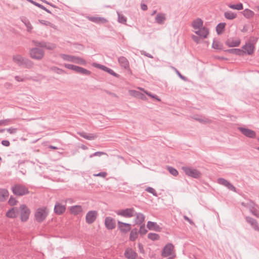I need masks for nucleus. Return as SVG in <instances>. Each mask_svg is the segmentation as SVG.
Here are the masks:
<instances>
[{"label": "nucleus", "instance_id": "1", "mask_svg": "<svg viewBox=\"0 0 259 259\" xmlns=\"http://www.w3.org/2000/svg\"><path fill=\"white\" fill-rule=\"evenodd\" d=\"M49 211L47 207H41L38 208L35 212L34 217L36 222L41 223L47 218Z\"/></svg>", "mask_w": 259, "mask_h": 259}, {"label": "nucleus", "instance_id": "2", "mask_svg": "<svg viewBox=\"0 0 259 259\" xmlns=\"http://www.w3.org/2000/svg\"><path fill=\"white\" fill-rule=\"evenodd\" d=\"M29 54L32 59L40 60L44 57L45 51L41 49L35 47L29 50Z\"/></svg>", "mask_w": 259, "mask_h": 259}, {"label": "nucleus", "instance_id": "3", "mask_svg": "<svg viewBox=\"0 0 259 259\" xmlns=\"http://www.w3.org/2000/svg\"><path fill=\"white\" fill-rule=\"evenodd\" d=\"M174 246L171 243H168L163 247L161 255L163 257H168L169 259L176 257V254L173 252Z\"/></svg>", "mask_w": 259, "mask_h": 259}, {"label": "nucleus", "instance_id": "4", "mask_svg": "<svg viewBox=\"0 0 259 259\" xmlns=\"http://www.w3.org/2000/svg\"><path fill=\"white\" fill-rule=\"evenodd\" d=\"M182 169L184 171L185 174L189 177L198 179L201 176L200 172L195 168L188 166H183Z\"/></svg>", "mask_w": 259, "mask_h": 259}, {"label": "nucleus", "instance_id": "5", "mask_svg": "<svg viewBox=\"0 0 259 259\" xmlns=\"http://www.w3.org/2000/svg\"><path fill=\"white\" fill-rule=\"evenodd\" d=\"M13 193L18 196H23L29 193L28 189L24 186L17 184L12 188Z\"/></svg>", "mask_w": 259, "mask_h": 259}, {"label": "nucleus", "instance_id": "6", "mask_svg": "<svg viewBox=\"0 0 259 259\" xmlns=\"http://www.w3.org/2000/svg\"><path fill=\"white\" fill-rule=\"evenodd\" d=\"M115 212L118 215L129 218L135 216L136 211L134 208H127L124 209L116 210Z\"/></svg>", "mask_w": 259, "mask_h": 259}, {"label": "nucleus", "instance_id": "7", "mask_svg": "<svg viewBox=\"0 0 259 259\" xmlns=\"http://www.w3.org/2000/svg\"><path fill=\"white\" fill-rule=\"evenodd\" d=\"M32 42L36 47H40L46 48L49 50H53L56 48V45L53 44H50L47 42L45 41H38L35 40H32Z\"/></svg>", "mask_w": 259, "mask_h": 259}, {"label": "nucleus", "instance_id": "8", "mask_svg": "<svg viewBox=\"0 0 259 259\" xmlns=\"http://www.w3.org/2000/svg\"><path fill=\"white\" fill-rule=\"evenodd\" d=\"M21 211V220L22 222H26L29 218L30 210L26 205L22 204L20 206Z\"/></svg>", "mask_w": 259, "mask_h": 259}, {"label": "nucleus", "instance_id": "9", "mask_svg": "<svg viewBox=\"0 0 259 259\" xmlns=\"http://www.w3.org/2000/svg\"><path fill=\"white\" fill-rule=\"evenodd\" d=\"M238 130L246 137L252 139L256 137V133L252 130L243 127H238Z\"/></svg>", "mask_w": 259, "mask_h": 259}, {"label": "nucleus", "instance_id": "10", "mask_svg": "<svg viewBox=\"0 0 259 259\" xmlns=\"http://www.w3.org/2000/svg\"><path fill=\"white\" fill-rule=\"evenodd\" d=\"M98 212L95 210L89 211L86 214V222L89 224L94 223L97 219Z\"/></svg>", "mask_w": 259, "mask_h": 259}, {"label": "nucleus", "instance_id": "11", "mask_svg": "<svg viewBox=\"0 0 259 259\" xmlns=\"http://www.w3.org/2000/svg\"><path fill=\"white\" fill-rule=\"evenodd\" d=\"M118 228L119 231L123 233H126L131 230V225L128 223L117 221Z\"/></svg>", "mask_w": 259, "mask_h": 259}, {"label": "nucleus", "instance_id": "12", "mask_svg": "<svg viewBox=\"0 0 259 259\" xmlns=\"http://www.w3.org/2000/svg\"><path fill=\"white\" fill-rule=\"evenodd\" d=\"M218 183L220 185L225 186L231 191L236 192V188L229 181L224 178H219L218 179Z\"/></svg>", "mask_w": 259, "mask_h": 259}, {"label": "nucleus", "instance_id": "13", "mask_svg": "<svg viewBox=\"0 0 259 259\" xmlns=\"http://www.w3.org/2000/svg\"><path fill=\"white\" fill-rule=\"evenodd\" d=\"M105 225L107 229L112 230L116 227L115 220L111 217H106L105 219Z\"/></svg>", "mask_w": 259, "mask_h": 259}, {"label": "nucleus", "instance_id": "14", "mask_svg": "<svg viewBox=\"0 0 259 259\" xmlns=\"http://www.w3.org/2000/svg\"><path fill=\"white\" fill-rule=\"evenodd\" d=\"M124 254L127 259H136L138 257V254L131 248L126 249Z\"/></svg>", "mask_w": 259, "mask_h": 259}, {"label": "nucleus", "instance_id": "15", "mask_svg": "<svg viewBox=\"0 0 259 259\" xmlns=\"http://www.w3.org/2000/svg\"><path fill=\"white\" fill-rule=\"evenodd\" d=\"M72 70L74 71L77 73L87 76H89L91 74V72L90 71L76 65H74Z\"/></svg>", "mask_w": 259, "mask_h": 259}, {"label": "nucleus", "instance_id": "16", "mask_svg": "<svg viewBox=\"0 0 259 259\" xmlns=\"http://www.w3.org/2000/svg\"><path fill=\"white\" fill-rule=\"evenodd\" d=\"M242 50L245 51V54L247 53L248 55H251L254 52V45L251 43L246 44L242 47Z\"/></svg>", "mask_w": 259, "mask_h": 259}, {"label": "nucleus", "instance_id": "17", "mask_svg": "<svg viewBox=\"0 0 259 259\" xmlns=\"http://www.w3.org/2000/svg\"><path fill=\"white\" fill-rule=\"evenodd\" d=\"M166 14L162 13H158L155 17V22L159 24L162 25L164 23L166 20Z\"/></svg>", "mask_w": 259, "mask_h": 259}, {"label": "nucleus", "instance_id": "18", "mask_svg": "<svg viewBox=\"0 0 259 259\" xmlns=\"http://www.w3.org/2000/svg\"><path fill=\"white\" fill-rule=\"evenodd\" d=\"M240 44V40L239 39H234L230 38L228 39L226 41V44L229 47H235L239 46Z\"/></svg>", "mask_w": 259, "mask_h": 259}, {"label": "nucleus", "instance_id": "19", "mask_svg": "<svg viewBox=\"0 0 259 259\" xmlns=\"http://www.w3.org/2000/svg\"><path fill=\"white\" fill-rule=\"evenodd\" d=\"M195 33L201 37L205 38L207 37V35L209 33L208 29L205 27H203L199 29L198 30L195 31Z\"/></svg>", "mask_w": 259, "mask_h": 259}, {"label": "nucleus", "instance_id": "20", "mask_svg": "<svg viewBox=\"0 0 259 259\" xmlns=\"http://www.w3.org/2000/svg\"><path fill=\"white\" fill-rule=\"evenodd\" d=\"M245 220L255 231L259 230V227L258 226L257 222L255 219L250 217H246L245 218Z\"/></svg>", "mask_w": 259, "mask_h": 259}, {"label": "nucleus", "instance_id": "21", "mask_svg": "<svg viewBox=\"0 0 259 259\" xmlns=\"http://www.w3.org/2000/svg\"><path fill=\"white\" fill-rule=\"evenodd\" d=\"M135 216H136V219L135 220V224L138 225H141L143 224V223L145 220V215L140 212H136L135 213Z\"/></svg>", "mask_w": 259, "mask_h": 259}, {"label": "nucleus", "instance_id": "22", "mask_svg": "<svg viewBox=\"0 0 259 259\" xmlns=\"http://www.w3.org/2000/svg\"><path fill=\"white\" fill-rule=\"evenodd\" d=\"M25 59V57H23L19 54H16L13 56V62L20 66L23 65V63Z\"/></svg>", "mask_w": 259, "mask_h": 259}, {"label": "nucleus", "instance_id": "23", "mask_svg": "<svg viewBox=\"0 0 259 259\" xmlns=\"http://www.w3.org/2000/svg\"><path fill=\"white\" fill-rule=\"evenodd\" d=\"M88 19L97 24H104L107 22V19L101 17H88Z\"/></svg>", "mask_w": 259, "mask_h": 259}, {"label": "nucleus", "instance_id": "24", "mask_svg": "<svg viewBox=\"0 0 259 259\" xmlns=\"http://www.w3.org/2000/svg\"><path fill=\"white\" fill-rule=\"evenodd\" d=\"M130 94L131 96L142 99L143 100H147V98L145 95L139 91L136 90H130Z\"/></svg>", "mask_w": 259, "mask_h": 259}, {"label": "nucleus", "instance_id": "25", "mask_svg": "<svg viewBox=\"0 0 259 259\" xmlns=\"http://www.w3.org/2000/svg\"><path fill=\"white\" fill-rule=\"evenodd\" d=\"M18 214V209L17 207H13L9 209L6 213V215L9 218H15Z\"/></svg>", "mask_w": 259, "mask_h": 259}, {"label": "nucleus", "instance_id": "26", "mask_svg": "<svg viewBox=\"0 0 259 259\" xmlns=\"http://www.w3.org/2000/svg\"><path fill=\"white\" fill-rule=\"evenodd\" d=\"M118 61L122 67H123L124 69L129 68V62L125 57L121 56L118 58Z\"/></svg>", "mask_w": 259, "mask_h": 259}, {"label": "nucleus", "instance_id": "27", "mask_svg": "<svg viewBox=\"0 0 259 259\" xmlns=\"http://www.w3.org/2000/svg\"><path fill=\"white\" fill-rule=\"evenodd\" d=\"M78 134L81 137L89 140H95L97 137V135L95 134H87L84 132H79Z\"/></svg>", "mask_w": 259, "mask_h": 259}, {"label": "nucleus", "instance_id": "28", "mask_svg": "<svg viewBox=\"0 0 259 259\" xmlns=\"http://www.w3.org/2000/svg\"><path fill=\"white\" fill-rule=\"evenodd\" d=\"M65 206L60 203H57L54 207L55 212L57 214H61L65 210Z\"/></svg>", "mask_w": 259, "mask_h": 259}, {"label": "nucleus", "instance_id": "29", "mask_svg": "<svg viewBox=\"0 0 259 259\" xmlns=\"http://www.w3.org/2000/svg\"><path fill=\"white\" fill-rule=\"evenodd\" d=\"M139 234L137 228L133 229L130 232L129 239L131 241H135L138 238Z\"/></svg>", "mask_w": 259, "mask_h": 259}, {"label": "nucleus", "instance_id": "30", "mask_svg": "<svg viewBox=\"0 0 259 259\" xmlns=\"http://www.w3.org/2000/svg\"><path fill=\"white\" fill-rule=\"evenodd\" d=\"M192 26L195 29H199L203 27V21L201 19L197 18L193 21Z\"/></svg>", "mask_w": 259, "mask_h": 259}, {"label": "nucleus", "instance_id": "31", "mask_svg": "<svg viewBox=\"0 0 259 259\" xmlns=\"http://www.w3.org/2000/svg\"><path fill=\"white\" fill-rule=\"evenodd\" d=\"M226 51L230 54H235L239 56H243L245 54V51L239 49H231L227 50Z\"/></svg>", "mask_w": 259, "mask_h": 259}, {"label": "nucleus", "instance_id": "32", "mask_svg": "<svg viewBox=\"0 0 259 259\" xmlns=\"http://www.w3.org/2000/svg\"><path fill=\"white\" fill-rule=\"evenodd\" d=\"M82 207L79 205H75L70 207V211L72 214L74 215L78 214L82 211Z\"/></svg>", "mask_w": 259, "mask_h": 259}, {"label": "nucleus", "instance_id": "33", "mask_svg": "<svg viewBox=\"0 0 259 259\" xmlns=\"http://www.w3.org/2000/svg\"><path fill=\"white\" fill-rule=\"evenodd\" d=\"M72 62L82 65L87 64V62L84 59L75 56H73Z\"/></svg>", "mask_w": 259, "mask_h": 259}, {"label": "nucleus", "instance_id": "34", "mask_svg": "<svg viewBox=\"0 0 259 259\" xmlns=\"http://www.w3.org/2000/svg\"><path fill=\"white\" fill-rule=\"evenodd\" d=\"M9 196V192L5 189H0V201H4Z\"/></svg>", "mask_w": 259, "mask_h": 259}, {"label": "nucleus", "instance_id": "35", "mask_svg": "<svg viewBox=\"0 0 259 259\" xmlns=\"http://www.w3.org/2000/svg\"><path fill=\"white\" fill-rule=\"evenodd\" d=\"M147 228L149 230H154L155 231H159L160 227L156 223L149 221L147 225Z\"/></svg>", "mask_w": 259, "mask_h": 259}, {"label": "nucleus", "instance_id": "36", "mask_svg": "<svg viewBox=\"0 0 259 259\" xmlns=\"http://www.w3.org/2000/svg\"><path fill=\"white\" fill-rule=\"evenodd\" d=\"M33 65L34 63L31 60L25 58L23 61L22 66H24L26 68L30 69L33 67Z\"/></svg>", "mask_w": 259, "mask_h": 259}, {"label": "nucleus", "instance_id": "37", "mask_svg": "<svg viewBox=\"0 0 259 259\" xmlns=\"http://www.w3.org/2000/svg\"><path fill=\"white\" fill-rule=\"evenodd\" d=\"M194 119L202 123L206 124L211 123V120L205 117H195Z\"/></svg>", "mask_w": 259, "mask_h": 259}, {"label": "nucleus", "instance_id": "38", "mask_svg": "<svg viewBox=\"0 0 259 259\" xmlns=\"http://www.w3.org/2000/svg\"><path fill=\"white\" fill-rule=\"evenodd\" d=\"M139 90H140L141 91L144 92L147 95H148L149 97L158 101H160L161 100L160 99V98H159V97L156 95H153L152 94H151L150 92H149L146 90H145L144 89L142 88H138Z\"/></svg>", "mask_w": 259, "mask_h": 259}, {"label": "nucleus", "instance_id": "39", "mask_svg": "<svg viewBox=\"0 0 259 259\" xmlns=\"http://www.w3.org/2000/svg\"><path fill=\"white\" fill-rule=\"evenodd\" d=\"M224 16L228 20H233L237 17V15L231 11H227L225 12Z\"/></svg>", "mask_w": 259, "mask_h": 259}, {"label": "nucleus", "instance_id": "40", "mask_svg": "<svg viewBox=\"0 0 259 259\" xmlns=\"http://www.w3.org/2000/svg\"><path fill=\"white\" fill-rule=\"evenodd\" d=\"M22 21L24 23L26 27H27V30L28 32H30L33 28L32 26L31 25L29 21L26 18H23L22 19Z\"/></svg>", "mask_w": 259, "mask_h": 259}, {"label": "nucleus", "instance_id": "41", "mask_svg": "<svg viewBox=\"0 0 259 259\" xmlns=\"http://www.w3.org/2000/svg\"><path fill=\"white\" fill-rule=\"evenodd\" d=\"M243 15L246 18H250L253 16L254 12L248 9H246L243 11Z\"/></svg>", "mask_w": 259, "mask_h": 259}, {"label": "nucleus", "instance_id": "42", "mask_svg": "<svg viewBox=\"0 0 259 259\" xmlns=\"http://www.w3.org/2000/svg\"><path fill=\"white\" fill-rule=\"evenodd\" d=\"M226 24L225 23H220L217 25L216 27V31L218 34L222 33L223 30L224 29Z\"/></svg>", "mask_w": 259, "mask_h": 259}, {"label": "nucleus", "instance_id": "43", "mask_svg": "<svg viewBox=\"0 0 259 259\" xmlns=\"http://www.w3.org/2000/svg\"><path fill=\"white\" fill-rule=\"evenodd\" d=\"M229 7L231 9L237 10H241L243 9V5L241 3H239L235 5L230 4L229 5Z\"/></svg>", "mask_w": 259, "mask_h": 259}, {"label": "nucleus", "instance_id": "44", "mask_svg": "<svg viewBox=\"0 0 259 259\" xmlns=\"http://www.w3.org/2000/svg\"><path fill=\"white\" fill-rule=\"evenodd\" d=\"M148 238L151 240L155 241L158 240L160 237L157 234L150 233L148 234Z\"/></svg>", "mask_w": 259, "mask_h": 259}, {"label": "nucleus", "instance_id": "45", "mask_svg": "<svg viewBox=\"0 0 259 259\" xmlns=\"http://www.w3.org/2000/svg\"><path fill=\"white\" fill-rule=\"evenodd\" d=\"M241 205L246 208H249V210L251 208H253L255 205L253 201H250V200L247 203H245V202H242L241 203Z\"/></svg>", "mask_w": 259, "mask_h": 259}, {"label": "nucleus", "instance_id": "46", "mask_svg": "<svg viewBox=\"0 0 259 259\" xmlns=\"http://www.w3.org/2000/svg\"><path fill=\"white\" fill-rule=\"evenodd\" d=\"M60 56L64 60L72 62L73 56L64 54H61Z\"/></svg>", "mask_w": 259, "mask_h": 259}, {"label": "nucleus", "instance_id": "47", "mask_svg": "<svg viewBox=\"0 0 259 259\" xmlns=\"http://www.w3.org/2000/svg\"><path fill=\"white\" fill-rule=\"evenodd\" d=\"M118 15V21L120 23L124 24L126 22V18L123 15L120 14L118 12H117Z\"/></svg>", "mask_w": 259, "mask_h": 259}, {"label": "nucleus", "instance_id": "48", "mask_svg": "<svg viewBox=\"0 0 259 259\" xmlns=\"http://www.w3.org/2000/svg\"><path fill=\"white\" fill-rule=\"evenodd\" d=\"M147 230L146 228L145 225L144 224L141 225L139 230H138L139 233L141 235H144L146 234L147 232Z\"/></svg>", "mask_w": 259, "mask_h": 259}, {"label": "nucleus", "instance_id": "49", "mask_svg": "<svg viewBox=\"0 0 259 259\" xmlns=\"http://www.w3.org/2000/svg\"><path fill=\"white\" fill-rule=\"evenodd\" d=\"M167 169L169 173L174 176H177L179 174L178 170L171 166H167Z\"/></svg>", "mask_w": 259, "mask_h": 259}, {"label": "nucleus", "instance_id": "50", "mask_svg": "<svg viewBox=\"0 0 259 259\" xmlns=\"http://www.w3.org/2000/svg\"><path fill=\"white\" fill-rule=\"evenodd\" d=\"M12 122V120L11 119H6L0 120V126H6L8 125Z\"/></svg>", "mask_w": 259, "mask_h": 259}, {"label": "nucleus", "instance_id": "51", "mask_svg": "<svg viewBox=\"0 0 259 259\" xmlns=\"http://www.w3.org/2000/svg\"><path fill=\"white\" fill-rule=\"evenodd\" d=\"M212 47L214 49L221 50L223 46L219 41L214 40Z\"/></svg>", "mask_w": 259, "mask_h": 259}, {"label": "nucleus", "instance_id": "52", "mask_svg": "<svg viewBox=\"0 0 259 259\" xmlns=\"http://www.w3.org/2000/svg\"><path fill=\"white\" fill-rule=\"evenodd\" d=\"M52 70L55 73H56L58 74H62L65 73V71L64 70L59 68L57 67H52Z\"/></svg>", "mask_w": 259, "mask_h": 259}, {"label": "nucleus", "instance_id": "53", "mask_svg": "<svg viewBox=\"0 0 259 259\" xmlns=\"http://www.w3.org/2000/svg\"><path fill=\"white\" fill-rule=\"evenodd\" d=\"M93 65L95 67L99 68V69H102V70H104L105 71H106L107 69L108 68L107 67H106V66H105L104 65H101V64H98V63H94Z\"/></svg>", "mask_w": 259, "mask_h": 259}, {"label": "nucleus", "instance_id": "54", "mask_svg": "<svg viewBox=\"0 0 259 259\" xmlns=\"http://www.w3.org/2000/svg\"><path fill=\"white\" fill-rule=\"evenodd\" d=\"M103 155H107V154L104 152L98 151L90 155V158H92L94 156H101Z\"/></svg>", "mask_w": 259, "mask_h": 259}, {"label": "nucleus", "instance_id": "55", "mask_svg": "<svg viewBox=\"0 0 259 259\" xmlns=\"http://www.w3.org/2000/svg\"><path fill=\"white\" fill-rule=\"evenodd\" d=\"M146 191L149 193L152 194L155 196H157L156 191L152 187H149L146 189Z\"/></svg>", "mask_w": 259, "mask_h": 259}, {"label": "nucleus", "instance_id": "56", "mask_svg": "<svg viewBox=\"0 0 259 259\" xmlns=\"http://www.w3.org/2000/svg\"><path fill=\"white\" fill-rule=\"evenodd\" d=\"M250 212L254 216L258 218L259 217V212L258 211L254 208H251L250 210Z\"/></svg>", "mask_w": 259, "mask_h": 259}, {"label": "nucleus", "instance_id": "57", "mask_svg": "<svg viewBox=\"0 0 259 259\" xmlns=\"http://www.w3.org/2000/svg\"><path fill=\"white\" fill-rule=\"evenodd\" d=\"M17 202V201L16 200V199L14 197H13L12 196H11V197L9 199V204L10 205H15L16 204Z\"/></svg>", "mask_w": 259, "mask_h": 259}, {"label": "nucleus", "instance_id": "58", "mask_svg": "<svg viewBox=\"0 0 259 259\" xmlns=\"http://www.w3.org/2000/svg\"><path fill=\"white\" fill-rule=\"evenodd\" d=\"M106 72H108L110 74H111L115 77H118V76H119V75L118 74L115 73L112 69H111L109 68H108L107 69V70Z\"/></svg>", "mask_w": 259, "mask_h": 259}, {"label": "nucleus", "instance_id": "59", "mask_svg": "<svg viewBox=\"0 0 259 259\" xmlns=\"http://www.w3.org/2000/svg\"><path fill=\"white\" fill-rule=\"evenodd\" d=\"M173 68H174V69L175 70V71H176V73L178 75V76H179V77H180L182 79H183V80H185V81H186V80H187V78H186L185 76H184L182 75L180 73V72H179V71L177 69H176V68H174V67H173Z\"/></svg>", "mask_w": 259, "mask_h": 259}, {"label": "nucleus", "instance_id": "60", "mask_svg": "<svg viewBox=\"0 0 259 259\" xmlns=\"http://www.w3.org/2000/svg\"><path fill=\"white\" fill-rule=\"evenodd\" d=\"M7 132L11 134H15L17 131V128L10 127L7 129Z\"/></svg>", "mask_w": 259, "mask_h": 259}, {"label": "nucleus", "instance_id": "61", "mask_svg": "<svg viewBox=\"0 0 259 259\" xmlns=\"http://www.w3.org/2000/svg\"><path fill=\"white\" fill-rule=\"evenodd\" d=\"M39 22L41 24L45 25L51 26H52V24L50 22L48 21L41 20H39Z\"/></svg>", "mask_w": 259, "mask_h": 259}, {"label": "nucleus", "instance_id": "62", "mask_svg": "<svg viewBox=\"0 0 259 259\" xmlns=\"http://www.w3.org/2000/svg\"><path fill=\"white\" fill-rule=\"evenodd\" d=\"M94 176L95 177H102L105 178L107 176V173L106 172H101L97 174H94Z\"/></svg>", "mask_w": 259, "mask_h": 259}, {"label": "nucleus", "instance_id": "63", "mask_svg": "<svg viewBox=\"0 0 259 259\" xmlns=\"http://www.w3.org/2000/svg\"><path fill=\"white\" fill-rule=\"evenodd\" d=\"M141 53L142 55H144L145 56H147L148 58H153V57L151 54L146 53L144 51H141Z\"/></svg>", "mask_w": 259, "mask_h": 259}, {"label": "nucleus", "instance_id": "64", "mask_svg": "<svg viewBox=\"0 0 259 259\" xmlns=\"http://www.w3.org/2000/svg\"><path fill=\"white\" fill-rule=\"evenodd\" d=\"M2 144L4 146L8 147L10 145V143L8 140H3L2 141Z\"/></svg>", "mask_w": 259, "mask_h": 259}]
</instances>
